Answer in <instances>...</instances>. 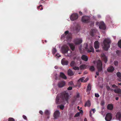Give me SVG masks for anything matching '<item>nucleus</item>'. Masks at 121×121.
<instances>
[{
	"mask_svg": "<svg viewBox=\"0 0 121 121\" xmlns=\"http://www.w3.org/2000/svg\"><path fill=\"white\" fill-rule=\"evenodd\" d=\"M60 112L58 110L56 111L54 113V117L55 119H56L59 116Z\"/></svg>",
	"mask_w": 121,
	"mask_h": 121,
	"instance_id": "ddd939ff",
	"label": "nucleus"
},
{
	"mask_svg": "<svg viewBox=\"0 0 121 121\" xmlns=\"http://www.w3.org/2000/svg\"><path fill=\"white\" fill-rule=\"evenodd\" d=\"M68 75L70 76L73 75L74 74L73 72L70 69L68 70Z\"/></svg>",
	"mask_w": 121,
	"mask_h": 121,
	"instance_id": "a878e982",
	"label": "nucleus"
},
{
	"mask_svg": "<svg viewBox=\"0 0 121 121\" xmlns=\"http://www.w3.org/2000/svg\"><path fill=\"white\" fill-rule=\"evenodd\" d=\"M118 45L119 47L121 48V40H120L118 43Z\"/></svg>",
	"mask_w": 121,
	"mask_h": 121,
	"instance_id": "72a5a7b5",
	"label": "nucleus"
},
{
	"mask_svg": "<svg viewBox=\"0 0 121 121\" xmlns=\"http://www.w3.org/2000/svg\"><path fill=\"white\" fill-rule=\"evenodd\" d=\"M82 59L85 61H86L88 60V57L86 55H83L82 56Z\"/></svg>",
	"mask_w": 121,
	"mask_h": 121,
	"instance_id": "6ab92c4d",
	"label": "nucleus"
},
{
	"mask_svg": "<svg viewBox=\"0 0 121 121\" xmlns=\"http://www.w3.org/2000/svg\"><path fill=\"white\" fill-rule=\"evenodd\" d=\"M91 85L90 84L88 85L86 90V91L88 93H89L90 91L91 90Z\"/></svg>",
	"mask_w": 121,
	"mask_h": 121,
	"instance_id": "b1692460",
	"label": "nucleus"
},
{
	"mask_svg": "<svg viewBox=\"0 0 121 121\" xmlns=\"http://www.w3.org/2000/svg\"><path fill=\"white\" fill-rule=\"evenodd\" d=\"M80 113L79 112H77L75 115V117H77L78 116L80 115Z\"/></svg>",
	"mask_w": 121,
	"mask_h": 121,
	"instance_id": "79ce46f5",
	"label": "nucleus"
},
{
	"mask_svg": "<svg viewBox=\"0 0 121 121\" xmlns=\"http://www.w3.org/2000/svg\"><path fill=\"white\" fill-rule=\"evenodd\" d=\"M68 85H69L73 86V82L72 81L69 82Z\"/></svg>",
	"mask_w": 121,
	"mask_h": 121,
	"instance_id": "58836bf2",
	"label": "nucleus"
},
{
	"mask_svg": "<svg viewBox=\"0 0 121 121\" xmlns=\"http://www.w3.org/2000/svg\"><path fill=\"white\" fill-rule=\"evenodd\" d=\"M84 46L85 48V49L88 52H94V50L92 46H90V50L89 49H87V47H88V45L86 43L84 44Z\"/></svg>",
	"mask_w": 121,
	"mask_h": 121,
	"instance_id": "6e6552de",
	"label": "nucleus"
},
{
	"mask_svg": "<svg viewBox=\"0 0 121 121\" xmlns=\"http://www.w3.org/2000/svg\"><path fill=\"white\" fill-rule=\"evenodd\" d=\"M96 74L97 75V76H98L99 75V73L98 72H96Z\"/></svg>",
	"mask_w": 121,
	"mask_h": 121,
	"instance_id": "6e6d98bb",
	"label": "nucleus"
},
{
	"mask_svg": "<svg viewBox=\"0 0 121 121\" xmlns=\"http://www.w3.org/2000/svg\"><path fill=\"white\" fill-rule=\"evenodd\" d=\"M54 68L56 69H57L58 67L56 66H55Z\"/></svg>",
	"mask_w": 121,
	"mask_h": 121,
	"instance_id": "bf43d9fd",
	"label": "nucleus"
},
{
	"mask_svg": "<svg viewBox=\"0 0 121 121\" xmlns=\"http://www.w3.org/2000/svg\"><path fill=\"white\" fill-rule=\"evenodd\" d=\"M39 113L41 114H42L43 113V112L42 111H40L39 112Z\"/></svg>",
	"mask_w": 121,
	"mask_h": 121,
	"instance_id": "5fc2aeb1",
	"label": "nucleus"
},
{
	"mask_svg": "<svg viewBox=\"0 0 121 121\" xmlns=\"http://www.w3.org/2000/svg\"><path fill=\"white\" fill-rule=\"evenodd\" d=\"M67 45L69 46L71 49L72 50H73L74 49V46L73 44L72 43L68 44Z\"/></svg>",
	"mask_w": 121,
	"mask_h": 121,
	"instance_id": "393cba45",
	"label": "nucleus"
},
{
	"mask_svg": "<svg viewBox=\"0 0 121 121\" xmlns=\"http://www.w3.org/2000/svg\"><path fill=\"white\" fill-rule=\"evenodd\" d=\"M96 52H99L100 51V50H96Z\"/></svg>",
	"mask_w": 121,
	"mask_h": 121,
	"instance_id": "4d7b16f0",
	"label": "nucleus"
},
{
	"mask_svg": "<svg viewBox=\"0 0 121 121\" xmlns=\"http://www.w3.org/2000/svg\"><path fill=\"white\" fill-rule=\"evenodd\" d=\"M116 117L117 120L121 121V112H118L117 114Z\"/></svg>",
	"mask_w": 121,
	"mask_h": 121,
	"instance_id": "2eb2a0df",
	"label": "nucleus"
},
{
	"mask_svg": "<svg viewBox=\"0 0 121 121\" xmlns=\"http://www.w3.org/2000/svg\"><path fill=\"white\" fill-rule=\"evenodd\" d=\"M96 25H99V28L100 29L105 30L106 29V27L104 22H101L100 23L97 22L96 23Z\"/></svg>",
	"mask_w": 121,
	"mask_h": 121,
	"instance_id": "39448f33",
	"label": "nucleus"
},
{
	"mask_svg": "<svg viewBox=\"0 0 121 121\" xmlns=\"http://www.w3.org/2000/svg\"><path fill=\"white\" fill-rule=\"evenodd\" d=\"M56 50L54 48H53L52 50V52L53 54H55L57 52Z\"/></svg>",
	"mask_w": 121,
	"mask_h": 121,
	"instance_id": "c9c22d12",
	"label": "nucleus"
},
{
	"mask_svg": "<svg viewBox=\"0 0 121 121\" xmlns=\"http://www.w3.org/2000/svg\"><path fill=\"white\" fill-rule=\"evenodd\" d=\"M95 78H96L97 77V76H96H96H95Z\"/></svg>",
	"mask_w": 121,
	"mask_h": 121,
	"instance_id": "774afa93",
	"label": "nucleus"
},
{
	"mask_svg": "<svg viewBox=\"0 0 121 121\" xmlns=\"http://www.w3.org/2000/svg\"><path fill=\"white\" fill-rule=\"evenodd\" d=\"M79 96V94L78 93H77L76 95V97L77 98Z\"/></svg>",
	"mask_w": 121,
	"mask_h": 121,
	"instance_id": "3c124183",
	"label": "nucleus"
},
{
	"mask_svg": "<svg viewBox=\"0 0 121 121\" xmlns=\"http://www.w3.org/2000/svg\"><path fill=\"white\" fill-rule=\"evenodd\" d=\"M65 82L64 81H62L59 82L58 84V86L59 87H62L65 86Z\"/></svg>",
	"mask_w": 121,
	"mask_h": 121,
	"instance_id": "f8f14e48",
	"label": "nucleus"
},
{
	"mask_svg": "<svg viewBox=\"0 0 121 121\" xmlns=\"http://www.w3.org/2000/svg\"><path fill=\"white\" fill-rule=\"evenodd\" d=\"M86 66L85 65H80V68L81 69H84L86 68Z\"/></svg>",
	"mask_w": 121,
	"mask_h": 121,
	"instance_id": "cd10ccee",
	"label": "nucleus"
},
{
	"mask_svg": "<svg viewBox=\"0 0 121 121\" xmlns=\"http://www.w3.org/2000/svg\"><path fill=\"white\" fill-rule=\"evenodd\" d=\"M78 15L76 13H73L71 16L70 18L72 21H74L78 19Z\"/></svg>",
	"mask_w": 121,
	"mask_h": 121,
	"instance_id": "1a4fd4ad",
	"label": "nucleus"
},
{
	"mask_svg": "<svg viewBox=\"0 0 121 121\" xmlns=\"http://www.w3.org/2000/svg\"><path fill=\"white\" fill-rule=\"evenodd\" d=\"M95 97H98L99 96V95L97 93L95 94Z\"/></svg>",
	"mask_w": 121,
	"mask_h": 121,
	"instance_id": "de8ad7c7",
	"label": "nucleus"
},
{
	"mask_svg": "<svg viewBox=\"0 0 121 121\" xmlns=\"http://www.w3.org/2000/svg\"><path fill=\"white\" fill-rule=\"evenodd\" d=\"M23 117L24 119H25V120H26L27 117H26V116L25 115H23Z\"/></svg>",
	"mask_w": 121,
	"mask_h": 121,
	"instance_id": "09e8293b",
	"label": "nucleus"
},
{
	"mask_svg": "<svg viewBox=\"0 0 121 121\" xmlns=\"http://www.w3.org/2000/svg\"><path fill=\"white\" fill-rule=\"evenodd\" d=\"M118 85H120V83H118Z\"/></svg>",
	"mask_w": 121,
	"mask_h": 121,
	"instance_id": "338daca9",
	"label": "nucleus"
},
{
	"mask_svg": "<svg viewBox=\"0 0 121 121\" xmlns=\"http://www.w3.org/2000/svg\"><path fill=\"white\" fill-rule=\"evenodd\" d=\"M79 13L80 15H82V12H79Z\"/></svg>",
	"mask_w": 121,
	"mask_h": 121,
	"instance_id": "13d9d810",
	"label": "nucleus"
},
{
	"mask_svg": "<svg viewBox=\"0 0 121 121\" xmlns=\"http://www.w3.org/2000/svg\"><path fill=\"white\" fill-rule=\"evenodd\" d=\"M97 67L99 71H100L102 70V64L100 60H98L97 62Z\"/></svg>",
	"mask_w": 121,
	"mask_h": 121,
	"instance_id": "423d86ee",
	"label": "nucleus"
},
{
	"mask_svg": "<svg viewBox=\"0 0 121 121\" xmlns=\"http://www.w3.org/2000/svg\"><path fill=\"white\" fill-rule=\"evenodd\" d=\"M9 121H15V120L13 118H10L9 119Z\"/></svg>",
	"mask_w": 121,
	"mask_h": 121,
	"instance_id": "a19ab883",
	"label": "nucleus"
},
{
	"mask_svg": "<svg viewBox=\"0 0 121 121\" xmlns=\"http://www.w3.org/2000/svg\"><path fill=\"white\" fill-rule=\"evenodd\" d=\"M58 95L56 99V103L59 104L63 103L64 101H67L69 97V95L67 91H64L62 94L61 97L59 99Z\"/></svg>",
	"mask_w": 121,
	"mask_h": 121,
	"instance_id": "f257e3e1",
	"label": "nucleus"
},
{
	"mask_svg": "<svg viewBox=\"0 0 121 121\" xmlns=\"http://www.w3.org/2000/svg\"><path fill=\"white\" fill-rule=\"evenodd\" d=\"M111 87L113 88H117L118 86L114 84H113L111 85Z\"/></svg>",
	"mask_w": 121,
	"mask_h": 121,
	"instance_id": "473e14b6",
	"label": "nucleus"
},
{
	"mask_svg": "<svg viewBox=\"0 0 121 121\" xmlns=\"http://www.w3.org/2000/svg\"><path fill=\"white\" fill-rule=\"evenodd\" d=\"M117 75L118 77L119 78L118 79V81H121V74L119 72H118L117 73Z\"/></svg>",
	"mask_w": 121,
	"mask_h": 121,
	"instance_id": "4be33fe9",
	"label": "nucleus"
},
{
	"mask_svg": "<svg viewBox=\"0 0 121 121\" xmlns=\"http://www.w3.org/2000/svg\"><path fill=\"white\" fill-rule=\"evenodd\" d=\"M116 89L114 90V92L116 93H121V90L119 88H116Z\"/></svg>",
	"mask_w": 121,
	"mask_h": 121,
	"instance_id": "5701e85b",
	"label": "nucleus"
},
{
	"mask_svg": "<svg viewBox=\"0 0 121 121\" xmlns=\"http://www.w3.org/2000/svg\"><path fill=\"white\" fill-rule=\"evenodd\" d=\"M55 57H59L61 56V55H60L59 53H57L55 55Z\"/></svg>",
	"mask_w": 121,
	"mask_h": 121,
	"instance_id": "4c0bfd02",
	"label": "nucleus"
},
{
	"mask_svg": "<svg viewBox=\"0 0 121 121\" xmlns=\"http://www.w3.org/2000/svg\"><path fill=\"white\" fill-rule=\"evenodd\" d=\"M61 51L66 56H71V52L69 50L68 46L66 45H64L62 47Z\"/></svg>",
	"mask_w": 121,
	"mask_h": 121,
	"instance_id": "f03ea898",
	"label": "nucleus"
},
{
	"mask_svg": "<svg viewBox=\"0 0 121 121\" xmlns=\"http://www.w3.org/2000/svg\"><path fill=\"white\" fill-rule=\"evenodd\" d=\"M98 18H100L101 17V16L100 15H98Z\"/></svg>",
	"mask_w": 121,
	"mask_h": 121,
	"instance_id": "680f3d73",
	"label": "nucleus"
},
{
	"mask_svg": "<svg viewBox=\"0 0 121 121\" xmlns=\"http://www.w3.org/2000/svg\"><path fill=\"white\" fill-rule=\"evenodd\" d=\"M97 31V30L95 29H93L91 30L90 32V34L92 35L94 33L96 32Z\"/></svg>",
	"mask_w": 121,
	"mask_h": 121,
	"instance_id": "c756f323",
	"label": "nucleus"
},
{
	"mask_svg": "<svg viewBox=\"0 0 121 121\" xmlns=\"http://www.w3.org/2000/svg\"><path fill=\"white\" fill-rule=\"evenodd\" d=\"M114 69V68L112 66H110L108 67L107 69V71L109 72H112Z\"/></svg>",
	"mask_w": 121,
	"mask_h": 121,
	"instance_id": "412c9836",
	"label": "nucleus"
},
{
	"mask_svg": "<svg viewBox=\"0 0 121 121\" xmlns=\"http://www.w3.org/2000/svg\"><path fill=\"white\" fill-rule=\"evenodd\" d=\"M72 89V88L71 87H69L68 88V90H71Z\"/></svg>",
	"mask_w": 121,
	"mask_h": 121,
	"instance_id": "8fccbe9b",
	"label": "nucleus"
},
{
	"mask_svg": "<svg viewBox=\"0 0 121 121\" xmlns=\"http://www.w3.org/2000/svg\"><path fill=\"white\" fill-rule=\"evenodd\" d=\"M84 79H85V78L84 77L81 78L79 80L78 82H87L88 80V78H86L85 80H84Z\"/></svg>",
	"mask_w": 121,
	"mask_h": 121,
	"instance_id": "4468645a",
	"label": "nucleus"
},
{
	"mask_svg": "<svg viewBox=\"0 0 121 121\" xmlns=\"http://www.w3.org/2000/svg\"><path fill=\"white\" fill-rule=\"evenodd\" d=\"M90 69L91 71H94L95 70L94 67L93 66H91L90 68Z\"/></svg>",
	"mask_w": 121,
	"mask_h": 121,
	"instance_id": "f704fd0d",
	"label": "nucleus"
},
{
	"mask_svg": "<svg viewBox=\"0 0 121 121\" xmlns=\"http://www.w3.org/2000/svg\"><path fill=\"white\" fill-rule=\"evenodd\" d=\"M104 104V103L103 102V103H101V105H103Z\"/></svg>",
	"mask_w": 121,
	"mask_h": 121,
	"instance_id": "e2e57ef3",
	"label": "nucleus"
},
{
	"mask_svg": "<svg viewBox=\"0 0 121 121\" xmlns=\"http://www.w3.org/2000/svg\"><path fill=\"white\" fill-rule=\"evenodd\" d=\"M84 121H87V120L86 118H85L84 119Z\"/></svg>",
	"mask_w": 121,
	"mask_h": 121,
	"instance_id": "0e129e2a",
	"label": "nucleus"
},
{
	"mask_svg": "<svg viewBox=\"0 0 121 121\" xmlns=\"http://www.w3.org/2000/svg\"><path fill=\"white\" fill-rule=\"evenodd\" d=\"M40 7H41V8L40 9V10H42L43 9V8H42V5H40L37 8L38 9H39V8Z\"/></svg>",
	"mask_w": 121,
	"mask_h": 121,
	"instance_id": "49530a36",
	"label": "nucleus"
},
{
	"mask_svg": "<svg viewBox=\"0 0 121 121\" xmlns=\"http://www.w3.org/2000/svg\"><path fill=\"white\" fill-rule=\"evenodd\" d=\"M91 111H90V115L91 116Z\"/></svg>",
	"mask_w": 121,
	"mask_h": 121,
	"instance_id": "69168bd1",
	"label": "nucleus"
},
{
	"mask_svg": "<svg viewBox=\"0 0 121 121\" xmlns=\"http://www.w3.org/2000/svg\"><path fill=\"white\" fill-rule=\"evenodd\" d=\"M94 47L96 49L99 48V43L98 42L96 41L94 43Z\"/></svg>",
	"mask_w": 121,
	"mask_h": 121,
	"instance_id": "dca6fc26",
	"label": "nucleus"
},
{
	"mask_svg": "<svg viewBox=\"0 0 121 121\" xmlns=\"http://www.w3.org/2000/svg\"><path fill=\"white\" fill-rule=\"evenodd\" d=\"M114 64L115 66H117L118 65V62L117 61H115L114 62Z\"/></svg>",
	"mask_w": 121,
	"mask_h": 121,
	"instance_id": "a18cd8bd",
	"label": "nucleus"
},
{
	"mask_svg": "<svg viewBox=\"0 0 121 121\" xmlns=\"http://www.w3.org/2000/svg\"><path fill=\"white\" fill-rule=\"evenodd\" d=\"M106 88L107 90L108 91H112L113 90V89L111 88L109 86H107L106 87Z\"/></svg>",
	"mask_w": 121,
	"mask_h": 121,
	"instance_id": "2f4dec72",
	"label": "nucleus"
},
{
	"mask_svg": "<svg viewBox=\"0 0 121 121\" xmlns=\"http://www.w3.org/2000/svg\"><path fill=\"white\" fill-rule=\"evenodd\" d=\"M73 69L75 70H78L79 69V68L78 67H73Z\"/></svg>",
	"mask_w": 121,
	"mask_h": 121,
	"instance_id": "37998d69",
	"label": "nucleus"
},
{
	"mask_svg": "<svg viewBox=\"0 0 121 121\" xmlns=\"http://www.w3.org/2000/svg\"><path fill=\"white\" fill-rule=\"evenodd\" d=\"M111 42L110 39L107 38L105 39L103 42V48L105 50H108L110 47L109 43Z\"/></svg>",
	"mask_w": 121,
	"mask_h": 121,
	"instance_id": "7ed1b4c3",
	"label": "nucleus"
},
{
	"mask_svg": "<svg viewBox=\"0 0 121 121\" xmlns=\"http://www.w3.org/2000/svg\"><path fill=\"white\" fill-rule=\"evenodd\" d=\"M45 113L47 115H48L50 114V112L48 110H46L45 111Z\"/></svg>",
	"mask_w": 121,
	"mask_h": 121,
	"instance_id": "c03bdc74",
	"label": "nucleus"
},
{
	"mask_svg": "<svg viewBox=\"0 0 121 121\" xmlns=\"http://www.w3.org/2000/svg\"><path fill=\"white\" fill-rule=\"evenodd\" d=\"M112 118V115L110 113H107L105 117L106 121H110Z\"/></svg>",
	"mask_w": 121,
	"mask_h": 121,
	"instance_id": "0eeeda50",
	"label": "nucleus"
},
{
	"mask_svg": "<svg viewBox=\"0 0 121 121\" xmlns=\"http://www.w3.org/2000/svg\"><path fill=\"white\" fill-rule=\"evenodd\" d=\"M91 105V103L90 101L88 100L86 102L85 105V106H87L88 107H90Z\"/></svg>",
	"mask_w": 121,
	"mask_h": 121,
	"instance_id": "c85d7f7f",
	"label": "nucleus"
},
{
	"mask_svg": "<svg viewBox=\"0 0 121 121\" xmlns=\"http://www.w3.org/2000/svg\"><path fill=\"white\" fill-rule=\"evenodd\" d=\"M101 57L102 59H103L105 63H106L107 61V57L105 56L104 54H102L101 55Z\"/></svg>",
	"mask_w": 121,
	"mask_h": 121,
	"instance_id": "a211bd4d",
	"label": "nucleus"
},
{
	"mask_svg": "<svg viewBox=\"0 0 121 121\" xmlns=\"http://www.w3.org/2000/svg\"><path fill=\"white\" fill-rule=\"evenodd\" d=\"M89 19L90 18L89 17L84 16L82 17V21L83 22L87 23L88 22Z\"/></svg>",
	"mask_w": 121,
	"mask_h": 121,
	"instance_id": "9d476101",
	"label": "nucleus"
},
{
	"mask_svg": "<svg viewBox=\"0 0 121 121\" xmlns=\"http://www.w3.org/2000/svg\"><path fill=\"white\" fill-rule=\"evenodd\" d=\"M92 110L93 111V113H94L95 111V109H92Z\"/></svg>",
	"mask_w": 121,
	"mask_h": 121,
	"instance_id": "603ef678",
	"label": "nucleus"
},
{
	"mask_svg": "<svg viewBox=\"0 0 121 121\" xmlns=\"http://www.w3.org/2000/svg\"><path fill=\"white\" fill-rule=\"evenodd\" d=\"M79 106H78L77 107L78 109L80 111V113L82 114L83 112V111L81 110L82 108H81L80 109H79Z\"/></svg>",
	"mask_w": 121,
	"mask_h": 121,
	"instance_id": "e433bc0d",
	"label": "nucleus"
},
{
	"mask_svg": "<svg viewBox=\"0 0 121 121\" xmlns=\"http://www.w3.org/2000/svg\"><path fill=\"white\" fill-rule=\"evenodd\" d=\"M118 97H117L116 98V100H118Z\"/></svg>",
	"mask_w": 121,
	"mask_h": 121,
	"instance_id": "052dcab7",
	"label": "nucleus"
},
{
	"mask_svg": "<svg viewBox=\"0 0 121 121\" xmlns=\"http://www.w3.org/2000/svg\"><path fill=\"white\" fill-rule=\"evenodd\" d=\"M75 64V63L74 61H72L70 63V65L71 66H74Z\"/></svg>",
	"mask_w": 121,
	"mask_h": 121,
	"instance_id": "7c9ffc66",
	"label": "nucleus"
},
{
	"mask_svg": "<svg viewBox=\"0 0 121 121\" xmlns=\"http://www.w3.org/2000/svg\"><path fill=\"white\" fill-rule=\"evenodd\" d=\"M61 37L62 39L66 38L67 41H70L71 39L70 34L69 33L68 31H65L64 34L61 35Z\"/></svg>",
	"mask_w": 121,
	"mask_h": 121,
	"instance_id": "20e7f679",
	"label": "nucleus"
},
{
	"mask_svg": "<svg viewBox=\"0 0 121 121\" xmlns=\"http://www.w3.org/2000/svg\"><path fill=\"white\" fill-rule=\"evenodd\" d=\"M64 105H60V106H59L60 108L61 109H63L64 108Z\"/></svg>",
	"mask_w": 121,
	"mask_h": 121,
	"instance_id": "ea45409f",
	"label": "nucleus"
},
{
	"mask_svg": "<svg viewBox=\"0 0 121 121\" xmlns=\"http://www.w3.org/2000/svg\"><path fill=\"white\" fill-rule=\"evenodd\" d=\"M120 52V51H116V53L117 54H119V53Z\"/></svg>",
	"mask_w": 121,
	"mask_h": 121,
	"instance_id": "864d4df0",
	"label": "nucleus"
},
{
	"mask_svg": "<svg viewBox=\"0 0 121 121\" xmlns=\"http://www.w3.org/2000/svg\"><path fill=\"white\" fill-rule=\"evenodd\" d=\"M60 77L64 79H66L67 78L66 76L64 73L62 72L60 73Z\"/></svg>",
	"mask_w": 121,
	"mask_h": 121,
	"instance_id": "aec40b11",
	"label": "nucleus"
},
{
	"mask_svg": "<svg viewBox=\"0 0 121 121\" xmlns=\"http://www.w3.org/2000/svg\"><path fill=\"white\" fill-rule=\"evenodd\" d=\"M68 61L65 60L64 58H63L61 61V63L63 65H67L68 63Z\"/></svg>",
	"mask_w": 121,
	"mask_h": 121,
	"instance_id": "f3484780",
	"label": "nucleus"
},
{
	"mask_svg": "<svg viewBox=\"0 0 121 121\" xmlns=\"http://www.w3.org/2000/svg\"><path fill=\"white\" fill-rule=\"evenodd\" d=\"M107 108L110 110H112L113 108V106L111 104H109L107 106Z\"/></svg>",
	"mask_w": 121,
	"mask_h": 121,
	"instance_id": "bb28decb",
	"label": "nucleus"
},
{
	"mask_svg": "<svg viewBox=\"0 0 121 121\" xmlns=\"http://www.w3.org/2000/svg\"><path fill=\"white\" fill-rule=\"evenodd\" d=\"M82 41V39L78 38L74 40V43L76 44H78L81 43Z\"/></svg>",
	"mask_w": 121,
	"mask_h": 121,
	"instance_id": "9b49d317",
	"label": "nucleus"
}]
</instances>
